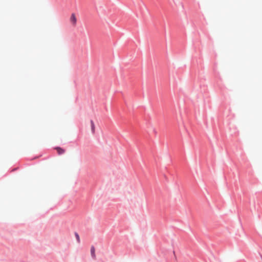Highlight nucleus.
<instances>
[{"label":"nucleus","instance_id":"7ed1b4c3","mask_svg":"<svg viewBox=\"0 0 262 262\" xmlns=\"http://www.w3.org/2000/svg\"><path fill=\"white\" fill-rule=\"evenodd\" d=\"M55 149L57 150V151L59 155H62V154H64L65 152V150L63 149H62L60 147H56Z\"/></svg>","mask_w":262,"mask_h":262},{"label":"nucleus","instance_id":"20e7f679","mask_svg":"<svg viewBox=\"0 0 262 262\" xmlns=\"http://www.w3.org/2000/svg\"><path fill=\"white\" fill-rule=\"evenodd\" d=\"M91 130L93 134H94L95 132V127L94 122L93 120H91Z\"/></svg>","mask_w":262,"mask_h":262},{"label":"nucleus","instance_id":"f03ea898","mask_svg":"<svg viewBox=\"0 0 262 262\" xmlns=\"http://www.w3.org/2000/svg\"><path fill=\"white\" fill-rule=\"evenodd\" d=\"M91 254L92 257L94 259H95L96 258L95 249V247L93 246H92L91 248Z\"/></svg>","mask_w":262,"mask_h":262},{"label":"nucleus","instance_id":"39448f33","mask_svg":"<svg viewBox=\"0 0 262 262\" xmlns=\"http://www.w3.org/2000/svg\"><path fill=\"white\" fill-rule=\"evenodd\" d=\"M75 237L77 239L78 243H79L80 241V237H79L78 234L77 232H75Z\"/></svg>","mask_w":262,"mask_h":262},{"label":"nucleus","instance_id":"f257e3e1","mask_svg":"<svg viewBox=\"0 0 262 262\" xmlns=\"http://www.w3.org/2000/svg\"><path fill=\"white\" fill-rule=\"evenodd\" d=\"M70 21L71 23L72 24L73 26H75L77 23V18L76 15L74 13L72 14Z\"/></svg>","mask_w":262,"mask_h":262}]
</instances>
